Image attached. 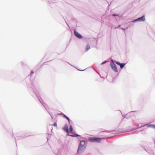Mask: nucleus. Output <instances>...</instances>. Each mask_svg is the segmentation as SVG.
Wrapping results in <instances>:
<instances>
[{
	"label": "nucleus",
	"instance_id": "nucleus-1",
	"mask_svg": "<svg viewBox=\"0 0 155 155\" xmlns=\"http://www.w3.org/2000/svg\"><path fill=\"white\" fill-rule=\"evenodd\" d=\"M101 139L100 137H90L88 139V140L89 141L91 142L100 143L101 141Z\"/></svg>",
	"mask_w": 155,
	"mask_h": 155
},
{
	"label": "nucleus",
	"instance_id": "nucleus-2",
	"mask_svg": "<svg viewBox=\"0 0 155 155\" xmlns=\"http://www.w3.org/2000/svg\"><path fill=\"white\" fill-rule=\"evenodd\" d=\"M110 67H111L112 69L115 72H117L118 70L117 69V66L112 61V62L110 64Z\"/></svg>",
	"mask_w": 155,
	"mask_h": 155
},
{
	"label": "nucleus",
	"instance_id": "nucleus-3",
	"mask_svg": "<svg viewBox=\"0 0 155 155\" xmlns=\"http://www.w3.org/2000/svg\"><path fill=\"white\" fill-rule=\"evenodd\" d=\"M85 148L84 147L79 146L77 151L78 153L79 154L82 153L85 150Z\"/></svg>",
	"mask_w": 155,
	"mask_h": 155
},
{
	"label": "nucleus",
	"instance_id": "nucleus-4",
	"mask_svg": "<svg viewBox=\"0 0 155 155\" xmlns=\"http://www.w3.org/2000/svg\"><path fill=\"white\" fill-rule=\"evenodd\" d=\"M79 146L84 147L86 148L87 146V143L85 141L82 140L80 142Z\"/></svg>",
	"mask_w": 155,
	"mask_h": 155
},
{
	"label": "nucleus",
	"instance_id": "nucleus-5",
	"mask_svg": "<svg viewBox=\"0 0 155 155\" xmlns=\"http://www.w3.org/2000/svg\"><path fill=\"white\" fill-rule=\"evenodd\" d=\"M74 33L75 36L79 38H81L82 37V35L77 32L75 30L74 31Z\"/></svg>",
	"mask_w": 155,
	"mask_h": 155
},
{
	"label": "nucleus",
	"instance_id": "nucleus-6",
	"mask_svg": "<svg viewBox=\"0 0 155 155\" xmlns=\"http://www.w3.org/2000/svg\"><path fill=\"white\" fill-rule=\"evenodd\" d=\"M63 129L68 134L69 133L68 127V125L67 124H66L64 125V126L63 128Z\"/></svg>",
	"mask_w": 155,
	"mask_h": 155
},
{
	"label": "nucleus",
	"instance_id": "nucleus-7",
	"mask_svg": "<svg viewBox=\"0 0 155 155\" xmlns=\"http://www.w3.org/2000/svg\"><path fill=\"white\" fill-rule=\"evenodd\" d=\"M145 20V16H143L139 18H138V19H137L135 20V21H144Z\"/></svg>",
	"mask_w": 155,
	"mask_h": 155
},
{
	"label": "nucleus",
	"instance_id": "nucleus-8",
	"mask_svg": "<svg viewBox=\"0 0 155 155\" xmlns=\"http://www.w3.org/2000/svg\"><path fill=\"white\" fill-rule=\"evenodd\" d=\"M146 126L147 127H151L154 129H155V125L153 124H147L144 125L143 126Z\"/></svg>",
	"mask_w": 155,
	"mask_h": 155
},
{
	"label": "nucleus",
	"instance_id": "nucleus-9",
	"mask_svg": "<svg viewBox=\"0 0 155 155\" xmlns=\"http://www.w3.org/2000/svg\"><path fill=\"white\" fill-rule=\"evenodd\" d=\"M116 63L117 64L120 65V67L121 68H123L125 64L124 63H120L118 61L116 62Z\"/></svg>",
	"mask_w": 155,
	"mask_h": 155
},
{
	"label": "nucleus",
	"instance_id": "nucleus-10",
	"mask_svg": "<svg viewBox=\"0 0 155 155\" xmlns=\"http://www.w3.org/2000/svg\"><path fill=\"white\" fill-rule=\"evenodd\" d=\"M90 49V47L89 45H87L85 48V50L86 51H87L89 49Z\"/></svg>",
	"mask_w": 155,
	"mask_h": 155
},
{
	"label": "nucleus",
	"instance_id": "nucleus-11",
	"mask_svg": "<svg viewBox=\"0 0 155 155\" xmlns=\"http://www.w3.org/2000/svg\"><path fill=\"white\" fill-rule=\"evenodd\" d=\"M63 117H64V118H65L66 119H67V120H68V121L69 122V121H70V119H69V118L68 117H67L65 115H64Z\"/></svg>",
	"mask_w": 155,
	"mask_h": 155
},
{
	"label": "nucleus",
	"instance_id": "nucleus-12",
	"mask_svg": "<svg viewBox=\"0 0 155 155\" xmlns=\"http://www.w3.org/2000/svg\"><path fill=\"white\" fill-rule=\"evenodd\" d=\"M70 131L71 132H72L73 131V128L71 126H70Z\"/></svg>",
	"mask_w": 155,
	"mask_h": 155
},
{
	"label": "nucleus",
	"instance_id": "nucleus-13",
	"mask_svg": "<svg viewBox=\"0 0 155 155\" xmlns=\"http://www.w3.org/2000/svg\"><path fill=\"white\" fill-rule=\"evenodd\" d=\"M113 16H118V15L117 14H113Z\"/></svg>",
	"mask_w": 155,
	"mask_h": 155
},
{
	"label": "nucleus",
	"instance_id": "nucleus-14",
	"mask_svg": "<svg viewBox=\"0 0 155 155\" xmlns=\"http://www.w3.org/2000/svg\"><path fill=\"white\" fill-rule=\"evenodd\" d=\"M106 61H104L102 63H101V64H104L105 63H106Z\"/></svg>",
	"mask_w": 155,
	"mask_h": 155
},
{
	"label": "nucleus",
	"instance_id": "nucleus-15",
	"mask_svg": "<svg viewBox=\"0 0 155 155\" xmlns=\"http://www.w3.org/2000/svg\"><path fill=\"white\" fill-rule=\"evenodd\" d=\"M101 132H109V131H107V130H106L105 131H101Z\"/></svg>",
	"mask_w": 155,
	"mask_h": 155
},
{
	"label": "nucleus",
	"instance_id": "nucleus-16",
	"mask_svg": "<svg viewBox=\"0 0 155 155\" xmlns=\"http://www.w3.org/2000/svg\"><path fill=\"white\" fill-rule=\"evenodd\" d=\"M54 126H56V124H54Z\"/></svg>",
	"mask_w": 155,
	"mask_h": 155
}]
</instances>
